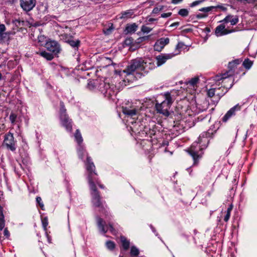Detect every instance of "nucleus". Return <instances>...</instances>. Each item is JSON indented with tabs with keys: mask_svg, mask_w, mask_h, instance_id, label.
Masks as SVG:
<instances>
[{
	"mask_svg": "<svg viewBox=\"0 0 257 257\" xmlns=\"http://www.w3.org/2000/svg\"><path fill=\"white\" fill-rule=\"evenodd\" d=\"M146 62L141 58L136 59L133 60L130 64L127 66V68L123 70L122 71H115V73L118 74L120 75H122V73H126V75L134 74L136 70L142 71L145 69L144 64Z\"/></svg>",
	"mask_w": 257,
	"mask_h": 257,
	"instance_id": "f257e3e1",
	"label": "nucleus"
},
{
	"mask_svg": "<svg viewBox=\"0 0 257 257\" xmlns=\"http://www.w3.org/2000/svg\"><path fill=\"white\" fill-rule=\"evenodd\" d=\"M242 60L239 59H235L228 63V71L226 72L221 74L220 75H217L215 80H222L223 79L229 78L233 75V70L236 67L237 65L241 62Z\"/></svg>",
	"mask_w": 257,
	"mask_h": 257,
	"instance_id": "f03ea898",
	"label": "nucleus"
},
{
	"mask_svg": "<svg viewBox=\"0 0 257 257\" xmlns=\"http://www.w3.org/2000/svg\"><path fill=\"white\" fill-rule=\"evenodd\" d=\"M89 186L91 192V195L92 196V203L93 205L97 207L102 208V204L100 200V196L97 190L94 181L90 179Z\"/></svg>",
	"mask_w": 257,
	"mask_h": 257,
	"instance_id": "7ed1b4c3",
	"label": "nucleus"
},
{
	"mask_svg": "<svg viewBox=\"0 0 257 257\" xmlns=\"http://www.w3.org/2000/svg\"><path fill=\"white\" fill-rule=\"evenodd\" d=\"M4 145L6 146L7 148L11 151L15 150L14 138L13 135L11 133L5 135Z\"/></svg>",
	"mask_w": 257,
	"mask_h": 257,
	"instance_id": "20e7f679",
	"label": "nucleus"
},
{
	"mask_svg": "<svg viewBox=\"0 0 257 257\" xmlns=\"http://www.w3.org/2000/svg\"><path fill=\"white\" fill-rule=\"evenodd\" d=\"M171 106L167 104V103L163 101L161 103H156V108L158 112L163 114L165 116H168L169 115L170 113L169 109Z\"/></svg>",
	"mask_w": 257,
	"mask_h": 257,
	"instance_id": "39448f33",
	"label": "nucleus"
},
{
	"mask_svg": "<svg viewBox=\"0 0 257 257\" xmlns=\"http://www.w3.org/2000/svg\"><path fill=\"white\" fill-rule=\"evenodd\" d=\"M22 9L25 12L31 11L36 5V0H20Z\"/></svg>",
	"mask_w": 257,
	"mask_h": 257,
	"instance_id": "423d86ee",
	"label": "nucleus"
},
{
	"mask_svg": "<svg viewBox=\"0 0 257 257\" xmlns=\"http://www.w3.org/2000/svg\"><path fill=\"white\" fill-rule=\"evenodd\" d=\"M86 168L87 171L89 172L88 175V180L89 183L90 179L93 181L94 175H96L97 174L95 172V166L93 162L91 161L90 157H87V164Z\"/></svg>",
	"mask_w": 257,
	"mask_h": 257,
	"instance_id": "0eeeda50",
	"label": "nucleus"
},
{
	"mask_svg": "<svg viewBox=\"0 0 257 257\" xmlns=\"http://www.w3.org/2000/svg\"><path fill=\"white\" fill-rule=\"evenodd\" d=\"M46 48L48 51L52 52L55 54H57L60 51L59 45L55 41H50L47 42L46 44Z\"/></svg>",
	"mask_w": 257,
	"mask_h": 257,
	"instance_id": "6e6552de",
	"label": "nucleus"
},
{
	"mask_svg": "<svg viewBox=\"0 0 257 257\" xmlns=\"http://www.w3.org/2000/svg\"><path fill=\"white\" fill-rule=\"evenodd\" d=\"M169 39L168 38H162L157 40L154 46L155 51L160 52L164 48L165 45L169 43Z\"/></svg>",
	"mask_w": 257,
	"mask_h": 257,
	"instance_id": "1a4fd4ad",
	"label": "nucleus"
},
{
	"mask_svg": "<svg viewBox=\"0 0 257 257\" xmlns=\"http://www.w3.org/2000/svg\"><path fill=\"white\" fill-rule=\"evenodd\" d=\"M63 38L65 40L66 42L74 48H78L79 46L80 41L78 39H74V38L71 36L65 34L63 36Z\"/></svg>",
	"mask_w": 257,
	"mask_h": 257,
	"instance_id": "9d476101",
	"label": "nucleus"
},
{
	"mask_svg": "<svg viewBox=\"0 0 257 257\" xmlns=\"http://www.w3.org/2000/svg\"><path fill=\"white\" fill-rule=\"evenodd\" d=\"M176 54H162L158 55L156 57L157 59V64L158 66H161V65L163 64L166 62V61L172 58L173 56H174Z\"/></svg>",
	"mask_w": 257,
	"mask_h": 257,
	"instance_id": "9b49d317",
	"label": "nucleus"
},
{
	"mask_svg": "<svg viewBox=\"0 0 257 257\" xmlns=\"http://www.w3.org/2000/svg\"><path fill=\"white\" fill-rule=\"evenodd\" d=\"M60 118L63 125L65 127L66 130L69 132H71L72 126L71 124V119H69L67 115H62L60 116Z\"/></svg>",
	"mask_w": 257,
	"mask_h": 257,
	"instance_id": "f8f14e48",
	"label": "nucleus"
},
{
	"mask_svg": "<svg viewBox=\"0 0 257 257\" xmlns=\"http://www.w3.org/2000/svg\"><path fill=\"white\" fill-rule=\"evenodd\" d=\"M240 109V106L237 104L232 108H231L230 110H229L225 115L222 118V121L224 122H226L229 118H230L232 115L234 114L235 110H239Z\"/></svg>",
	"mask_w": 257,
	"mask_h": 257,
	"instance_id": "ddd939ff",
	"label": "nucleus"
},
{
	"mask_svg": "<svg viewBox=\"0 0 257 257\" xmlns=\"http://www.w3.org/2000/svg\"><path fill=\"white\" fill-rule=\"evenodd\" d=\"M225 25L223 24L220 25L218 26L216 29H215V34L217 36H221L225 34H228L229 33H231L233 31H227V30L225 29Z\"/></svg>",
	"mask_w": 257,
	"mask_h": 257,
	"instance_id": "4468645a",
	"label": "nucleus"
},
{
	"mask_svg": "<svg viewBox=\"0 0 257 257\" xmlns=\"http://www.w3.org/2000/svg\"><path fill=\"white\" fill-rule=\"evenodd\" d=\"M97 223L99 230L104 233H106L107 229H106L104 227V221L103 220L99 217H97Z\"/></svg>",
	"mask_w": 257,
	"mask_h": 257,
	"instance_id": "2eb2a0df",
	"label": "nucleus"
},
{
	"mask_svg": "<svg viewBox=\"0 0 257 257\" xmlns=\"http://www.w3.org/2000/svg\"><path fill=\"white\" fill-rule=\"evenodd\" d=\"M5 226V220L4 219V215L3 214V209L0 205V230H2Z\"/></svg>",
	"mask_w": 257,
	"mask_h": 257,
	"instance_id": "dca6fc26",
	"label": "nucleus"
},
{
	"mask_svg": "<svg viewBox=\"0 0 257 257\" xmlns=\"http://www.w3.org/2000/svg\"><path fill=\"white\" fill-rule=\"evenodd\" d=\"M122 112L124 114L126 115H128L131 116L135 115L137 114V109H130L127 107L123 108Z\"/></svg>",
	"mask_w": 257,
	"mask_h": 257,
	"instance_id": "f3484780",
	"label": "nucleus"
},
{
	"mask_svg": "<svg viewBox=\"0 0 257 257\" xmlns=\"http://www.w3.org/2000/svg\"><path fill=\"white\" fill-rule=\"evenodd\" d=\"M164 96L165 98V99L164 101H165L167 103V104L171 106L173 102V100L171 95L170 93L169 92H166L164 94Z\"/></svg>",
	"mask_w": 257,
	"mask_h": 257,
	"instance_id": "a211bd4d",
	"label": "nucleus"
},
{
	"mask_svg": "<svg viewBox=\"0 0 257 257\" xmlns=\"http://www.w3.org/2000/svg\"><path fill=\"white\" fill-rule=\"evenodd\" d=\"M137 28L138 26L135 23H134L127 26L125 28V30L127 31V33H134L137 30Z\"/></svg>",
	"mask_w": 257,
	"mask_h": 257,
	"instance_id": "6ab92c4d",
	"label": "nucleus"
},
{
	"mask_svg": "<svg viewBox=\"0 0 257 257\" xmlns=\"http://www.w3.org/2000/svg\"><path fill=\"white\" fill-rule=\"evenodd\" d=\"M39 54L41 56L46 58L48 60H51L54 57L52 54L45 51L40 52Z\"/></svg>",
	"mask_w": 257,
	"mask_h": 257,
	"instance_id": "aec40b11",
	"label": "nucleus"
},
{
	"mask_svg": "<svg viewBox=\"0 0 257 257\" xmlns=\"http://www.w3.org/2000/svg\"><path fill=\"white\" fill-rule=\"evenodd\" d=\"M121 241L124 249H128L130 246V242L123 236L121 237Z\"/></svg>",
	"mask_w": 257,
	"mask_h": 257,
	"instance_id": "412c9836",
	"label": "nucleus"
},
{
	"mask_svg": "<svg viewBox=\"0 0 257 257\" xmlns=\"http://www.w3.org/2000/svg\"><path fill=\"white\" fill-rule=\"evenodd\" d=\"M189 154L192 157L194 162L196 163L198 158H199V156L198 155L197 153L195 152L192 149L189 150L188 151Z\"/></svg>",
	"mask_w": 257,
	"mask_h": 257,
	"instance_id": "4be33fe9",
	"label": "nucleus"
},
{
	"mask_svg": "<svg viewBox=\"0 0 257 257\" xmlns=\"http://www.w3.org/2000/svg\"><path fill=\"white\" fill-rule=\"evenodd\" d=\"M252 62L248 58H246L243 62L242 65L246 69H249L252 65Z\"/></svg>",
	"mask_w": 257,
	"mask_h": 257,
	"instance_id": "5701e85b",
	"label": "nucleus"
},
{
	"mask_svg": "<svg viewBox=\"0 0 257 257\" xmlns=\"http://www.w3.org/2000/svg\"><path fill=\"white\" fill-rule=\"evenodd\" d=\"M75 138L76 141L77 142V143L79 144H80L82 142L83 139L81 137V135L78 130H77L76 131V133L75 134Z\"/></svg>",
	"mask_w": 257,
	"mask_h": 257,
	"instance_id": "b1692460",
	"label": "nucleus"
},
{
	"mask_svg": "<svg viewBox=\"0 0 257 257\" xmlns=\"http://www.w3.org/2000/svg\"><path fill=\"white\" fill-rule=\"evenodd\" d=\"M139 254V249L135 246H133L131 247V254L133 256H138Z\"/></svg>",
	"mask_w": 257,
	"mask_h": 257,
	"instance_id": "393cba45",
	"label": "nucleus"
},
{
	"mask_svg": "<svg viewBox=\"0 0 257 257\" xmlns=\"http://www.w3.org/2000/svg\"><path fill=\"white\" fill-rule=\"evenodd\" d=\"M189 12L186 9H182L178 12V14L182 17H186L188 15Z\"/></svg>",
	"mask_w": 257,
	"mask_h": 257,
	"instance_id": "a878e982",
	"label": "nucleus"
},
{
	"mask_svg": "<svg viewBox=\"0 0 257 257\" xmlns=\"http://www.w3.org/2000/svg\"><path fill=\"white\" fill-rule=\"evenodd\" d=\"M134 40L132 38H128L125 40L124 44L126 46H131V48H133Z\"/></svg>",
	"mask_w": 257,
	"mask_h": 257,
	"instance_id": "bb28decb",
	"label": "nucleus"
},
{
	"mask_svg": "<svg viewBox=\"0 0 257 257\" xmlns=\"http://www.w3.org/2000/svg\"><path fill=\"white\" fill-rule=\"evenodd\" d=\"M96 86V84L95 81H89L87 84V88L89 90H92L94 89Z\"/></svg>",
	"mask_w": 257,
	"mask_h": 257,
	"instance_id": "cd10ccee",
	"label": "nucleus"
},
{
	"mask_svg": "<svg viewBox=\"0 0 257 257\" xmlns=\"http://www.w3.org/2000/svg\"><path fill=\"white\" fill-rule=\"evenodd\" d=\"M14 23L17 27H20L24 25L25 22L24 21H21L20 19H16L14 21Z\"/></svg>",
	"mask_w": 257,
	"mask_h": 257,
	"instance_id": "c85d7f7f",
	"label": "nucleus"
},
{
	"mask_svg": "<svg viewBox=\"0 0 257 257\" xmlns=\"http://www.w3.org/2000/svg\"><path fill=\"white\" fill-rule=\"evenodd\" d=\"M60 106H61V108H60V116H62V115H66V109L64 108V103L63 102H61L60 103Z\"/></svg>",
	"mask_w": 257,
	"mask_h": 257,
	"instance_id": "c756f323",
	"label": "nucleus"
},
{
	"mask_svg": "<svg viewBox=\"0 0 257 257\" xmlns=\"http://www.w3.org/2000/svg\"><path fill=\"white\" fill-rule=\"evenodd\" d=\"M215 7L211 6L209 7H206V8H203L200 9H199V11L207 13L211 11L212 9H214Z\"/></svg>",
	"mask_w": 257,
	"mask_h": 257,
	"instance_id": "7c9ffc66",
	"label": "nucleus"
},
{
	"mask_svg": "<svg viewBox=\"0 0 257 257\" xmlns=\"http://www.w3.org/2000/svg\"><path fill=\"white\" fill-rule=\"evenodd\" d=\"M106 245L107 247L110 249H112L115 247L114 243L111 241H107L106 242Z\"/></svg>",
	"mask_w": 257,
	"mask_h": 257,
	"instance_id": "2f4dec72",
	"label": "nucleus"
},
{
	"mask_svg": "<svg viewBox=\"0 0 257 257\" xmlns=\"http://www.w3.org/2000/svg\"><path fill=\"white\" fill-rule=\"evenodd\" d=\"M215 88H213L209 89L207 92V95L208 97L211 98L215 95Z\"/></svg>",
	"mask_w": 257,
	"mask_h": 257,
	"instance_id": "473e14b6",
	"label": "nucleus"
},
{
	"mask_svg": "<svg viewBox=\"0 0 257 257\" xmlns=\"http://www.w3.org/2000/svg\"><path fill=\"white\" fill-rule=\"evenodd\" d=\"M141 30L144 33H148L152 30V29L144 25L142 27Z\"/></svg>",
	"mask_w": 257,
	"mask_h": 257,
	"instance_id": "72a5a7b5",
	"label": "nucleus"
},
{
	"mask_svg": "<svg viewBox=\"0 0 257 257\" xmlns=\"http://www.w3.org/2000/svg\"><path fill=\"white\" fill-rule=\"evenodd\" d=\"M6 30V27L4 24L0 25V37H3L4 32Z\"/></svg>",
	"mask_w": 257,
	"mask_h": 257,
	"instance_id": "f704fd0d",
	"label": "nucleus"
},
{
	"mask_svg": "<svg viewBox=\"0 0 257 257\" xmlns=\"http://www.w3.org/2000/svg\"><path fill=\"white\" fill-rule=\"evenodd\" d=\"M112 30V28L111 26L108 28L104 29L103 31L105 35H109L111 33Z\"/></svg>",
	"mask_w": 257,
	"mask_h": 257,
	"instance_id": "c9c22d12",
	"label": "nucleus"
},
{
	"mask_svg": "<svg viewBox=\"0 0 257 257\" xmlns=\"http://www.w3.org/2000/svg\"><path fill=\"white\" fill-rule=\"evenodd\" d=\"M163 6H159V7H156L154 9V10L153 11V13L154 14H157V13H159L160 11H162L163 10Z\"/></svg>",
	"mask_w": 257,
	"mask_h": 257,
	"instance_id": "e433bc0d",
	"label": "nucleus"
},
{
	"mask_svg": "<svg viewBox=\"0 0 257 257\" xmlns=\"http://www.w3.org/2000/svg\"><path fill=\"white\" fill-rule=\"evenodd\" d=\"M238 22V19L237 17H235L234 18H232L230 21V22L231 23V25H235L236 24H237Z\"/></svg>",
	"mask_w": 257,
	"mask_h": 257,
	"instance_id": "4c0bfd02",
	"label": "nucleus"
},
{
	"mask_svg": "<svg viewBox=\"0 0 257 257\" xmlns=\"http://www.w3.org/2000/svg\"><path fill=\"white\" fill-rule=\"evenodd\" d=\"M36 201H37V203L39 204L41 209H43L44 204L42 203H41V201H42L41 198L40 197H37L36 198Z\"/></svg>",
	"mask_w": 257,
	"mask_h": 257,
	"instance_id": "58836bf2",
	"label": "nucleus"
},
{
	"mask_svg": "<svg viewBox=\"0 0 257 257\" xmlns=\"http://www.w3.org/2000/svg\"><path fill=\"white\" fill-rule=\"evenodd\" d=\"M232 18V16L231 15H228L221 22H223L225 23H228L229 22H230V21L231 20Z\"/></svg>",
	"mask_w": 257,
	"mask_h": 257,
	"instance_id": "ea45409f",
	"label": "nucleus"
},
{
	"mask_svg": "<svg viewBox=\"0 0 257 257\" xmlns=\"http://www.w3.org/2000/svg\"><path fill=\"white\" fill-rule=\"evenodd\" d=\"M203 2V0H199V1H195V2H193L192 4H191L190 7H195V6L201 4Z\"/></svg>",
	"mask_w": 257,
	"mask_h": 257,
	"instance_id": "a19ab883",
	"label": "nucleus"
},
{
	"mask_svg": "<svg viewBox=\"0 0 257 257\" xmlns=\"http://www.w3.org/2000/svg\"><path fill=\"white\" fill-rule=\"evenodd\" d=\"M17 115L14 113H11L10 115V119L12 123H14L16 119Z\"/></svg>",
	"mask_w": 257,
	"mask_h": 257,
	"instance_id": "79ce46f5",
	"label": "nucleus"
},
{
	"mask_svg": "<svg viewBox=\"0 0 257 257\" xmlns=\"http://www.w3.org/2000/svg\"><path fill=\"white\" fill-rule=\"evenodd\" d=\"M42 224L44 229L46 230V227L48 224V220L46 218H45L42 220Z\"/></svg>",
	"mask_w": 257,
	"mask_h": 257,
	"instance_id": "37998d69",
	"label": "nucleus"
},
{
	"mask_svg": "<svg viewBox=\"0 0 257 257\" xmlns=\"http://www.w3.org/2000/svg\"><path fill=\"white\" fill-rule=\"evenodd\" d=\"M184 44L182 42H179L176 45V49L179 51L180 49L182 48Z\"/></svg>",
	"mask_w": 257,
	"mask_h": 257,
	"instance_id": "c03bdc74",
	"label": "nucleus"
},
{
	"mask_svg": "<svg viewBox=\"0 0 257 257\" xmlns=\"http://www.w3.org/2000/svg\"><path fill=\"white\" fill-rule=\"evenodd\" d=\"M172 15V13H163L161 15V17L162 18H167L171 16Z\"/></svg>",
	"mask_w": 257,
	"mask_h": 257,
	"instance_id": "a18cd8bd",
	"label": "nucleus"
},
{
	"mask_svg": "<svg viewBox=\"0 0 257 257\" xmlns=\"http://www.w3.org/2000/svg\"><path fill=\"white\" fill-rule=\"evenodd\" d=\"M207 16V14H199L196 15V18L198 19H200V18L206 17Z\"/></svg>",
	"mask_w": 257,
	"mask_h": 257,
	"instance_id": "49530a36",
	"label": "nucleus"
},
{
	"mask_svg": "<svg viewBox=\"0 0 257 257\" xmlns=\"http://www.w3.org/2000/svg\"><path fill=\"white\" fill-rule=\"evenodd\" d=\"M4 233V235L6 236L7 237L10 236V233L7 228H5Z\"/></svg>",
	"mask_w": 257,
	"mask_h": 257,
	"instance_id": "de8ad7c7",
	"label": "nucleus"
},
{
	"mask_svg": "<svg viewBox=\"0 0 257 257\" xmlns=\"http://www.w3.org/2000/svg\"><path fill=\"white\" fill-rule=\"evenodd\" d=\"M230 213L229 212H227L226 213V214L224 218V220L225 222H227L228 220V219H229V218L230 217Z\"/></svg>",
	"mask_w": 257,
	"mask_h": 257,
	"instance_id": "09e8293b",
	"label": "nucleus"
},
{
	"mask_svg": "<svg viewBox=\"0 0 257 257\" xmlns=\"http://www.w3.org/2000/svg\"><path fill=\"white\" fill-rule=\"evenodd\" d=\"M142 76V74L139 72H136L135 74V77L137 79H141V76Z\"/></svg>",
	"mask_w": 257,
	"mask_h": 257,
	"instance_id": "8fccbe9b",
	"label": "nucleus"
},
{
	"mask_svg": "<svg viewBox=\"0 0 257 257\" xmlns=\"http://www.w3.org/2000/svg\"><path fill=\"white\" fill-rule=\"evenodd\" d=\"M219 8V9H221L223 11H225L227 10L226 8H225V7L222 6H221V5H218L217 6L215 7V8Z\"/></svg>",
	"mask_w": 257,
	"mask_h": 257,
	"instance_id": "3c124183",
	"label": "nucleus"
},
{
	"mask_svg": "<svg viewBox=\"0 0 257 257\" xmlns=\"http://www.w3.org/2000/svg\"><path fill=\"white\" fill-rule=\"evenodd\" d=\"M237 1H239V2H242L243 1H246L248 3H254L256 1V0H237Z\"/></svg>",
	"mask_w": 257,
	"mask_h": 257,
	"instance_id": "603ef678",
	"label": "nucleus"
},
{
	"mask_svg": "<svg viewBox=\"0 0 257 257\" xmlns=\"http://www.w3.org/2000/svg\"><path fill=\"white\" fill-rule=\"evenodd\" d=\"M93 181H94V183H95V182H96L100 188H104V187L102 185L99 184V182L97 181V179L95 177L93 178Z\"/></svg>",
	"mask_w": 257,
	"mask_h": 257,
	"instance_id": "864d4df0",
	"label": "nucleus"
},
{
	"mask_svg": "<svg viewBox=\"0 0 257 257\" xmlns=\"http://www.w3.org/2000/svg\"><path fill=\"white\" fill-rule=\"evenodd\" d=\"M128 14H130V13L125 12L124 14H122V16L121 17V18H127L129 16H128Z\"/></svg>",
	"mask_w": 257,
	"mask_h": 257,
	"instance_id": "5fc2aeb1",
	"label": "nucleus"
},
{
	"mask_svg": "<svg viewBox=\"0 0 257 257\" xmlns=\"http://www.w3.org/2000/svg\"><path fill=\"white\" fill-rule=\"evenodd\" d=\"M198 81H188L187 83H189L191 85L194 86V85H195L196 84H197V82Z\"/></svg>",
	"mask_w": 257,
	"mask_h": 257,
	"instance_id": "6e6d98bb",
	"label": "nucleus"
},
{
	"mask_svg": "<svg viewBox=\"0 0 257 257\" xmlns=\"http://www.w3.org/2000/svg\"><path fill=\"white\" fill-rule=\"evenodd\" d=\"M179 22H175V23L172 24L170 26V27H177V26H179Z\"/></svg>",
	"mask_w": 257,
	"mask_h": 257,
	"instance_id": "4d7b16f0",
	"label": "nucleus"
},
{
	"mask_svg": "<svg viewBox=\"0 0 257 257\" xmlns=\"http://www.w3.org/2000/svg\"><path fill=\"white\" fill-rule=\"evenodd\" d=\"M199 79H200V77L199 76L197 75V76H195V77L192 78L190 80H194V81L199 80Z\"/></svg>",
	"mask_w": 257,
	"mask_h": 257,
	"instance_id": "13d9d810",
	"label": "nucleus"
},
{
	"mask_svg": "<svg viewBox=\"0 0 257 257\" xmlns=\"http://www.w3.org/2000/svg\"><path fill=\"white\" fill-rule=\"evenodd\" d=\"M109 227L110 228V230L111 232H113L114 231V229L112 226V225L111 224H109Z\"/></svg>",
	"mask_w": 257,
	"mask_h": 257,
	"instance_id": "bf43d9fd",
	"label": "nucleus"
},
{
	"mask_svg": "<svg viewBox=\"0 0 257 257\" xmlns=\"http://www.w3.org/2000/svg\"><path fill=\"white\" fill-rule=\"evenodd\" d=\"M182 0H172V3L175 4H178L181 2Z\"/></svg>",
	"mask_w": 257,
	"mask_h": 257,
	"instance_id": "052dcab7",
	"label": "nucleus"
},
{
	"mask_svg": "<svg viewBox=\"0 0 257 257\" xmlns=\"http://www.w3.org/2000/svg\"><path fill=\"white\" fill-rule=\"evenodd\" d=\"M232 209V206L231 205L227 209V212H229L230 213Z\"/></svg>",
	"mask_w": 257,
	"mask_h": 257,
	"instance_id": "680f3d73",
	"label": "nucleus"
},
{
	"mask_svg": "<svg viewBox=\"0 0 257 257\" xmlns=\"http://www.w3.org/2000/svg\"><path fill=\"white\" fill-rule=\"evenodd\" d=\"M232 85H233V84L231 83V84H229V86L228 87H226V91L225 92H226L228 89H230L232 87Z\"/></svg>",
	"mask_w": 257,
	"mask_h": 257,
	"instance_id": "e2e57ef3",
	"label": "nucleus"
},
{
	"mask_svg": "<svg viewBox=\"0 0 257 257\" xmlns=\"http://www.w3.org/2000/svg\"><path fill=\"white\" fill-rule=\"evenodd\" d=\"M144 39H145V37L140 38L138 39V40L139 41L140 40Z\"/></svg>",
	"mask_w": 257,
	"mask_h": 257,
	"instance_id": "0e129e2a",
	"label": "nucleus"
},
{
	"mask_svg": "<svg viewBox=\"0 0 257 257\" xmlns=\"http://www.w3.org/2000/svg\"><path fill=\"white\" fill-rule=\"evenodd\" d=\"M206 29H207V31H208V32H209V31H210V30H209V28H206Z\"/></svg>",
	"mask_w": 257,
	"mask_h": 257,
	"instance_id": "69168bd1",
	"label": "nucleus"
},
{
	"mask_svg": "<svg viewBox=\"0 0 257 257\" xmlns=\"http://www.w3.org/2000/svg\"><path fill=\"white\" fill-rule=\"evenodd\" d=\"M111 64L113 65H115V64L113 63V62H112Z\"/></svg>",
	"mask_w": 257,
	"mask_h": 257,
	"instance_id": "338daca9",
	"label": "nucleus"
},
{
	"mask_svg": "<svg viewBox=\"0 0 257 257\" xmlns=\"http://www.w3.org/2000/svg\"><path fill=\"white\" fill-rule=\"evenodd\" d=\"M107 59L109 60V61H111V59L110 58H106Z\"/></svg>",
	"mask_w": 257,
	"mask_h": 257,
	"instance_id": "774afa93",
	"label": "nucleus"
}]
</instances>
